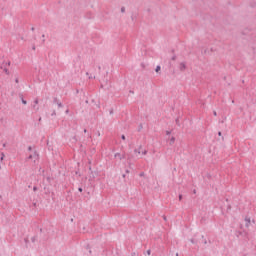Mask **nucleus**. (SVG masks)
<instances>
[{
	"label": "nucleus",
	"instance_id": "f257e3e1",
	"mask_svg": "<svg viewBox=\"0 0 256 256\" xmlns=\"http://www.w3.org/2000/svg\"><path fill=\"white\" fill-rule=\"evenodd\" d=\"M28 159H33L35 163L36 161H39V154H37V152H34L33 154L28 156Z\"/></svg>",
	"mask_w": 256,
	"mask_h": 256
},
{
	"label": "nucleus",
	"instance_id": "f03ea898",
	"mask_svg": "<svg viewBox=\"0 0 256 256\" xmlns=\"http://www.w3.org/2000/svg\"><path fill=\"white\" fill-rule=\"evenodd\" d=\"M114 157H115V159H120V161H121V160L125 159V154L116 153L114 155Z\"/></svg>",
	"mask_w": 256,
	"mask_h": 256
},
{
	"label": "nucleus",
	"instance_id": "7ed1b4c3",
	"mask_svg": "<svg viewBox=\"0 0 256 256\" xmlns=\"http://www.w3.org/2000/svg\"><path fill=\"white\" fill-rule=\"evenodd\" d=\"M37 105H39V98H35L34 105H33V109H36V111H39V107H37Z\"/></svg>",
	"mask_w": 256,
	"mask_h": 256
},
{
	"label": "nucleus",
	"instance_id": "20e7f679",
	"mask_svg": "<svg viewBox=\"0 0 256 256\" xmlns=\"http://www.w3.org/2000/svg\"><path fill=\"white\" fill-rule=\"evenodd\" d=\"M185 69H187L185 62L180 63V71H185Z\"/></svg>",
	"mask_w": 256,
	"mask_h": 256
},
{
	"label": "nucleus",
	"instance_id": "39448f33",
	"mask_svg": "<svg viewBox=\"0 0 256 256\" xmlns=\"http://www.w3.org/2000/svg\"><path fill=\"white\" fill-rule=\"evenodd\" d=\"M20 98H21L23 105H27V100L23 99V94H20Z\"/></svg>",
	"mask_w": 256,
	"mask_h": 256
},
{
	"label": "nucleus",
	"instance_id": "423d86ee",
	"mask_svg": "<svg viewBox=\"0 0 256 256\" xmlns=\"http://www.w3.org/2000/svg\"><path fill=\"white\" fill-rule=\"evenodd\" d=\"M245 221H246V227H249V225L251 224V219L245 218Z\"/></svg>",
	"mask_w": 256,
	"mask_h": 256
},
{
	"label": "nucleus",
	"instance_id": "0eeeda50",
	"mask_svg": "<svg viewBox=\"0 0 256 256\" xmlns=\"http://www.w3.org/2000/svg\"><path fill=\"white\" fill-rule=\"evenodd\" d=\"M141 147L142 146H139V149H135L134 153H138V155H141Z\"/></svg>",
	"mask_w": 256,
	"mask_h": 256
},
{
	"label": "nucleus",
	"instance_id": "6e6552de",
	"mask_svg": "<svg viewBox=\"0 0 256 256\" xmlns=\"http://www.w3.org/2000/svg\"><path fill=\"white\" fill-rule=\"evenodd\" d=\"M175 143V137L172 136L171 139H170V145H173Z\"/></svg>",
	"mask_w": 256,
	"mask_h": 256
},
{
	"label": "nucleus",
	"instance_id": "1a4fd4ad",
	"mask_svg": "<svg viewBox=\"0 0 256 256\" xmlns=\"http://www.w3.org/2000/svg\"><path fill=\"white\" fill-rule=\"evenodd\" d=\"M3 71H4V73H6V75H9V69H7V68L5 67V68H3Z\"/></svg>",
	"mask_w": 256,
	"mask_h": 256
},
{
	"label": "nucleus",
	"instance_id": "9d476101",
	"mask_svg": "<svg viewBox=\"0 0 256 256\" xmlns=\"http://www.w3.org/2000/svg\"><path fill=\"white\" fill-rule=\"evenodd\" d=\"M53 103H56V104L59 103V99H57V97H54L53 98Z\"/></svg>",
	"mask_w": 256,
	"mask_h": 256
},
{
	"label": "nucleus",
	"instance_id": "9b49d317",
	"mask_svg": "<svg viewBox=\"0 0 256 256\" xmlns=\"http://www.w3.org/2000/svg\"><path fill=\"white\" fill-rule=\"evenodd\" d=\"M56 105H58V107H59V109H61V107H63V103H61V102H57V104Z\"/></svg>",
	"mask_w": 256,
	"mask_h": 256
},
{
	"label": "nucleus",
	"instance_id": "f8f14e48",
	"mask_svg": "<svg viewBox=\"0 0 256 256\" xmlns=\"http://www.w3.org/2000/svg\"><path fill=\"white\" fill-rule=\"evenodd\" d=\"M159 71H161V66L156 67V73H159Z\"/></svg>",
	"mask_w": 256,
	"mask_h": 256
},
{
	"label": "nucleus",
	"instance_id": "ddd939ff",
	"mask_svg": "<svg viewBox=\"0 0 256 256\" xmlns=\"http://www.w3.org/2000/svg\"><path fill=\"white\" fill-rule=\"evenodd\" d=\"M55 115H57V112H56L55 110H53L51 116H52V117H55Z\"/></svg>",
	"mask_w": 256,
	"mask_h": 256
},
{
	"label": "nucleus",
	"instance_id": "4468645a",
	"mask_svg": "<svg viewBox=\"0 0 256 256\" xmlns=\"http://www.w3.org/2000/svg\"><path fill=\"white\" fill-rule=\"evenodd\" d=\"M139 177H145V172H141V173L139 174Z\"/></svg>",
	"mask_w": 256,
	"mask_h": 256
},
{
	"label": "nucleus",
	"instance_id": "2eb2a0df",
	"mask_svg": "<svg viewBox=\"0 0 256 256\" xmlns=\"http://www.w3.org/2000/svg\"><path fill=\"white\" fill-rule=\"evenodd\" d=\"M146 254H147V255H151V249H148V250L146 251Z\"/></svg>",
	"mask_w": 256,
	"mask_h": 256
},
{
	"label": "nucleus",
	"instance_id": "dca6fc26",
	"mask_svg": "<svg viewBox=\"0 0 256 256\" xmlns=\"http://www.w3.org/2000/svg\"><path fill=\"white\" fill-rule=\"evenodd\" d=\"M121 13H125V7L121 8Z\"/></svg>",
	"mask_w": 256,
	"mask_h": 256
},
{
	"label": "nucleus",
	"instance_id": "f3484780",
	"mask_svg": "<svg viewBox=\"0 0 256 256\" xmlns=\"http://www.w3.org/2000/svg\"><path fill=\"white\" fill-rule=\"evenodd\" d=\"M142 155H147V150L142 151Z\"/></svg>",
	"mask_w": 256,
	"mask_h": 256
},
{
	"label": "nucleus",
	"instance_id": "a211bd4d",
	"mask_svg": "<svg viewBox=\"0 0 256 256\" xmlns=\"http://www.w3.org/2000/svg\"><path fill=\"white\" fill-rule=\"evenodd\" d=\"M78 191L80 192V193H83V188H78Z\"/></svg>",
	"mask_w": 256,
	"mask_h": 256
},
{
	"label": "nucleus",
	"instance_id": "6ab92c4d",
	"mask_svg": "<svg viewBox=\"0 0 256 256\" xmlns=\"http://www.w3.org/2000/svg\"><path fill=\"white\" fill-rule=\"evenodd\" d=\"M4 65H7L9 67L11 65V62H6Z\"/></svg>",
	"mask_w": 256,
	"mask_h": 256
},
{
	"label": "nucleus",
	"instance_id": "aec40b11",
	"mask_svg": "<svg viewBox=\"0 0 256 256\" xmlns=\"http://www.w3.org/2000/svg\"><path fill=\"white\" fill-rule=\"evenodd\" d=\"M214 117H217V111H213Z\"/></svg>",
	"mask_w": 256,
	"mask_h": 256
},
{
	"label": "nucleus",
	"instance_id": "412c9836",
	"mask_svg": "<svg viewBox=\"0 0 256 256\" xmlns=\"http://www.w3.org/2000/svg\"><path fill=\"white\" fill-rule=\"evenodd\" d=\"M2 156H1V161H3V158L5 157V154H1Z\"/></svg>",
	"mask_w": 256,
	"mask_h": 256
},
{
	"label": "nucleus",
	"instance_id": "4be33fe9",
	"mask_svg": "<svg viewBox=\"0 0 256 256\" xmlns=\"http://www.w3.org/2000/svg\"><path fill=\"white\" fill-rule=\"evenodd\" d=\"M181 199H183V195H179V201H181Z\"/></svg>",
	"mask_w": 256,
	"mask_h": 256
},
{
	"label": "nucleus",
	"instance_id": "5701e85b",
	"mask_svg": "<svg viewBox=\"0 0 256 256\" xmlns=\"http://www.w3.org/2000/svg\"><path fill=\"white\" fill-rule=\"evenodd\" d=\"M175 59H177V56L172 57V61H175Z\"/></svg>",
	"mask_w": 256,
	"mask_h": 256
},
{
	"label": "nucleus",
	"instance_id": "b1692460",
	"mask_svg": "<svg viewBox=\"0 0 256 256\" xmlns=\"http://www.w3.org/2000/svg\"><path fill=\"white\" fill-rule=\"evenodd\" d=\"M166 135H171V131H166Z\"/></svg>",
	"mask_w": 256,
	"mask_h": 256
},
{
	"label": "nucleus",
	"instance_id": "393cba45",
	"mask_svg": "<svg viewBox=\"0 0 256 256\" xmlns=\"http://www.w3.org/2000/svg\"><path fill=\"white\" fill-rule=\"evenodd\" d=\"M121 139H122L123 141H125V135H122V136H121Z\"/></svg>",
	"mask_w": 256,
	"mask_h": 256
},
{
	"label": "nucleus",
	"instance_id": "a878e982",
	"mask_svg": "<svg viewBox=\"0 0 256 256\" xmlns=\"http://www.w3.org/2000/svg\"><path fill=\"white\" fill-rule=\"evenodd\" d=\"M15 83H19V78H16V79H15Z\"/></svg>",
	"mask_w": 256,
	"mask_h": 256
},
{
	"label": "nucleus",
	"instance_id": "bb28decb",
	"mask_svg": "<svg viewBox=\"0 0 256 256\" xmlns=\"http://www.w3.org/2000/svg\"><path fill=\"white\" fill-rule=\"evenodd\" d=\"M33 191H37V186H34V187H33Z\"/></svg>",
	"mask_w": 256,
	"mask_h": 256
},
{
	"label": "nucleus",
	"instance_id": "cd10ccee",
	"mask_svg": "<svg viewBox=\"0 0 256 256\" xmlns=\"http://www.w3.org/2000/svg\"><path fill=\"white\" fill-rule=\"evenodd\" d=\"M190 243H195V240H194V239H191V240H190Z\"/></svg>",
	"mask_w": 256,
	"mask_h": 256
},
{
	"label": "nucleus",
	"instance_id": "c85d7f7f",
	"mask_svg": "<svg viewBox=\"0 0 256 256\" xmlns=\"http://www.w3.org/2000/svg\"><path fill=\"white\" fill-rule=\"evenodd\" d=\"M32 49H33V51H35V49H36V48H35V45L32 46Z\"/></svg>",
	"mask_w": 256,
	"mask_h": 256
},
{
	"label": "nucleus",
	"instance_id": "c756f323",
	"mask_svg": "<svg viewBox=\"0 0 256 256\" xmlns=\"http://www.w3.org/2000/svg\"><path fill=\"white\" fill-rule=\"evenodd\" d=\"M28 151H31V146L28 147Z\"/></svg>",
	"mask_w": 256,
	"mask_h": 256
},
{
	"label": "nucleus",
	"instance_id": "7c9ffc66",
	"mask_svg": "<svg viewBox=\"0 0 256 256\" xmlns=\"http://www.w3.org/2000/svg\"><path fill=\"white\" fill-rule=\"evenodd\" d=\"M219 137H221V132H218Z\"/></svg>",
	"mask_w": 256,
	"mask_h": 256
},
{
	"label": "nucleus",
	"instance_id": "2f4dec72",
	"mask_svg": "<svg viewBox=\"0 0 256 256\" xmlns=\"http://www.w3.org/2000/svg\"><path fill=\"white\" fill-rule=\"evenodd\" d=\"M84 133H87V129H84Z\"/></svg>",
	"mask_w": 256,
	"mask_h": 256
},
{
	"label": "nucleus",
	"instance_id": "473e14b6",
	"mask_svg": "<svg viewBox=\"0 0 256 256\" xmlns=\"http://www.w3.org/2000/svg\"><path fill=\"white\" fill-rule=\"evenodd\" d=\"M32 241L35 242V238H32Z\"/></svg>",
	"mask_w": 256,
	"mask_h": 256
},
{
	"label": "nucleus",
	"instance_id": "72a5a7b5",
	"mask_svg": "<svg viewBox=\"0 0 256 256\" xmlns=\"http://www.w3.org/2000/svg\"><path fill=\"white\" fill-rule=\"evenodd\" d=\"M164 220L166 221V220H167V217H164Z\"/></svg>",
	"mask_w": 256,
	"mask_h": 256
},
{
	"label": "nucleus",
	"instance_id": "f704fd0d",
	"mask_svg": "<svg viewBox=\"0 0 256 256\" xmlns=\"http://www.w3.org/2000/svg\"><path fill=\"white\" fill-rule=\"evenodd\" d=\"M32 31H35V28H32Z\"/></svg>",
	"mask_w": 256,
	"mask_h": 256
},
{
	"label": "nucleus",
	"instance_id": "c9c22d12",
	"mask_svg": "<svg viewBox=\"0 0 256 256\" xmlns=\"http://www.w3.org/2000/svg\"><path fill=\"white\" fill-rule=\"evenodd\" d=\"M66 113H69V110H66Z\"/></svg>",
	"mask_w": 256,
	"mask_h": 256
},
{
	"label": "nucleus",
	"instance_id": "e433bc0d",
	"mask_svg": "<svg viewBox=\"0 0 256 256\" xmlns=\"http://www.w3.org/2000/svg\"><path fill=\"white\" fill-rule=\"evenodd\" d=\"M126 173H129V170H126Z\"/></svg>",
	"mask_w": 256,
	"mask_h": 256
},
{
	"label": "nucleus",
	"instance_id": "4c0bfd02",
	"mask_svg": "<svg viewBox=\"0 0 256 256\" xmlns=\"http://www.w3.org/2000/svg\"><path fill=\"white\" fill-rule=\"evenodd\" d=\"M176 256H179V253H176Z\"/></svg>",
	"mask_w": 256,
	"mask_h": 256
},
{
	"label": "nucleus",
	"instance_id": "58836bf2",
	"mask_svg": "<svg viewBox=\"0 0 256 256\" xmlns=\"http://www.w3.org/2000/svg\"><path fill=\"white\" fill-rule=\"evenodd\" d=\"M39 121H41V118H39Z\"/></svg>",
	"mask_w": 256,
	"mask_h": 256
}]
</instances>
